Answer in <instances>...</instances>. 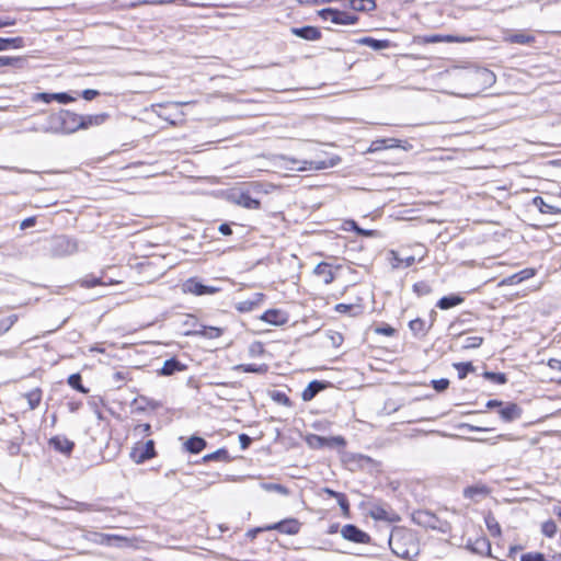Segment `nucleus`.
Wrapping results in <instances>:
<instances>
[{
	"mask_svg": "<svg viewBox=\"0 0 561 561\" xmlns=\"http://www.w3.org/2000/svg\"><path fill=\"white\" fill-rule=\"evenodd\" d=\"M548 366L552 369H559L561 370V360L559 359H556V358H550L548 360Z\"/></svg>",
	"mask_w": 561,
	"mask_h": 561,
	"instance_id": "64",
	"label": "nucleus"
},
{
	"mask_svg": "<svg viewBox=\"0 0 561 561\" xmlns=\"http://www.w3.org/2000/svg\"><path fill=\"white\" fill-rule=\"evenodd\" d=\"M485 525L490 531V534L494 537H499L501 535V527L495 517L493 516H486L485 517Z\"/></svg>",
	"mask_w": 561,
	"mask_h": 561,
	"instance_id": "36",
	"label": "nucleus"
},
{
	"mask_svg": "<svg viewBox=\"0 0 561 561\" xmlns=\"http://www.w3.org/2000/svg\"><path fill=\"white\" fill-rule=\"evenodd\" d=\"M206 446V440L202 437L192 436L185 443V448L187 451L192 454H198Z\"/></svg>",
	"mask_w": 561,
	"mask_h": 561,
	"instance_id": "22",
	"label": "nucleus"
},
{
	"mask_svg": "<svg viewBox=\"0 0 561 561\" xmlns=\"http://www.w3.org/2000/svg\"><path fill=\"white\" fill-rule=\"evenodd\" d=\"M236 370L243 373H255V374H265L268 369L266 364L255 365V364H240L234 366Z\"/></svg>",
	"mask_w": 561,
	"mask_h": 561,
	"instance_id": "26",
	"label": "nucleus"
},
{
	"mask_svg": "<svg viewBox=\"0 0 561 561\" xmlns=\"http://www.w3.org/2000/svg\"><path fill=\"white\" fill-rule=\"evenodd\" d=\"M21 61V58L0 56V67L14 66L16 64H20Z\"/></svg>",
	"mask_w": 561,
	"mask_h": 561,
	"instance_id": "52",
	"label": "nucleus"
},
{
	"mask_svg": "<svg viewBox=\"0 0 561 561\" xmlns=\"http://www.w3.org/2000/svg\"><path fill=\"white\" fill-rule=\"evenodd\" d=\"M99 94H100V92L98 90H93V89H87V90L82 91V98L87 101H91V100L95 99Z\"/></svg>",
	"mask_w": 561,
	"mask_h": 561,
	"instance_id": "59",
	"label": "nucleus"
},
{
	"mask_svg": "<svg viewBox=\"0 0 561 561\" xmlns=\"http://www.w3.org/2000/svg\"><path fill=\"white\" fill-rule=\"evenodd\" d=\"M126 378L127 371L125 370H118L113 374V380L116 383L117 388L122 387V383L126 380Z\"/></svg>",
	"mask_w": 561,
	"mask_h": 561,
	"instance_id": "49",
	"label": "nucleus"
},
{
	"mask_svg": "<svg viewBox=\"0 0 561 561\" xmlns=\"http://www.w3.org/2000/svg\"><path fill=\"white\" fill-rule=\"evenodd\" d=\"M454 367L457 369L458 377L460 379H463L469 373L474 370V367H473V365L470 362H468V363H456V364H454Z\"/></svg>",
	"mask_w": 561,
	"mask_h": 561,
	"instance_id": "37",
	"label": "nucleus"
},
{
	"mask_svg": "<svg viewBox=\"0 0 561 561\" xmlns=\"http://www.w3.org/2000/svg\"><path fill=\"white\" fill-rule=\"evenodd\" d=\"M77 251V241L64 236L54 238L49 247V253L53 256H67L75 254Z\"/></svg>",
	"mask_w": 561,
	"mask_h": 561,
	"instance_id": "2",
	"label": "nucleus"
},
{
	"mask_svg": "<svg viewBox=\"0 0 561 561\" xmlns=\"http://www.w3.org/2000/svg\"><path fill=\"white\" fill-rule=\"evenodd\" d=\"M28 407L31 410L36 409L42 400V391L36 388L25 394Z\"/></svg>",
	"mask_w": 561,
	"mask_h": 561,
	"instance_id": "32",
	"label": "nucleus"
},
{
	"mask_svg": "<svg viewBox=\"0 0 561 561\" xmlns=\"http://www.w3.org/2000/svg\"><path fill=\"white\" fill-rule=\"evenodd\" d=\"M357 22V16L351 15L346 12L336 10V16L332 18V23L350 25Z\"/></svg>",
	"mask_w": 561,
	"mask_h": 561,
	"instance_id": "29",
	"label": "nucleus"
},
{
	"mask_svg": "<svg viewBox=\"0 0 561 561\" xmlns=\"http://www.w3.org/2000/svg\"><path fill=\"white\" fill-rule=\"evenodd\" d=\"M416 41L422 44H434V43H467L471 42V37L465 36H454V35H440V34H432V35H422L417 36Z\"/></svg>",
	"mask_w": 561,
	"mask_h": 561,
	"instance_id": "6",
	"label": "nucleus"
},
{
	"mask_svg": "<svg viewBox=\"0 0 561 561\" xmlns=\"http://www.w3.org/2000/svg\"><path fill=\"white\" fill-rule=\"evenodd\" d=\"M462 301H463L462 297H460L458 295H450V296H445V297L440 298L436 306L442 310H446V309H449V308L460 305Z\"/></svg>",
	"mask_w": 561,
	"mask_h": 561,
	"instance_id": "24",
	"label": "nucleus"
},
{
	"mask_svg": "<svg viewBox=\"0 0 561 561\" xmlns=\"http://www.w3.org/2000/svg\"><path fill=\"white\" fill-rule=\"evenodd\" d=\"M499 413L502 420L505 422H512L520 416L522 410L515 403H507L505 407L500 409Z\"/></svg>",
	"mask_w": 561,
	"mask_h": 561,
	"instance_id": "16",
	"label": "nucleus"
},
{
	"mask_svg": "<svg viewBox=\"0 0 561 561\" xmlns=\"http://www.w3.org/2000/svg\"><path fill=\"white\" fill-rule=\"evenodd\" d=\"M313 273L321 277L325 284H331L334 280V273L331 268V265L325 262L319 263L316 267Z\"/></svg>",
	"mask_w": 561,
	"mask_h": 561,
	"instance_id": "19",
	"label": "nucleus"
},
{
	"mask_svg": "<svg viewBox=\"0 0 561 561\" xmlns=\"http://www.w3.org/2000/svg\"><path fill=\"white\" fill-rule=\"evenodd\" d=\"M505 41L510 42V43H515V44H520V45H525V44H530L535 41V37L530 34H527V33H524V32H519V33H515V34H512V35H508Z\"/></svg>",
	"mask_w": 561,
	"mask_h": 561,
	"instance_id": "27",
	"label": "nucleus"
},
{
	"mask_svg": "<svg viewBox=\"0 0 561 561\" xmlns=\"http://www.w3.org/2000/svg\"><path fill=\"white\" fill-rule=\"evenodd\" d=\"M533 204L537 206L542 214H556L558 211L557 207L547 204L542 197L536 196L533 199Z\"/></svg>",
	"mask_w": 561,
	"mask_h": 561,
	"instance_id": "33",
	"label": "nucleus"
},
{
	"mask_svg": "<svg viewBox=\"0 0 561 561\" xmlns=\"http://www.w3.org/2000/svg\"><path fill=\"white\" fill-rule=\"evenodd\" d=\"M102 282L98 277H87L82 280V285L85 287H94L96 285H101Z\"/></svg>",
	"mask_w": 561,
	"mask_h": 561,
	"instance_id": "60",
	"label": "nucleus"
},
{
	"mask_svg": "<svg viewBox=\"0 0 561 561\" xmlns=\"http://www.w3.org/2000/svg\"><path fill=\"white\" fill-rule=\"evenodd\" d=\"M290 32L306 41H317L321 37V32L314 26L293 27Z\"/></svg>",
	"mask_w": 561,
	"mask_h": 561,
	"instance_id": "13",
	"label": "nucleus"
},
{
	"mask_svg": "<svg viewBox=\"0 0 561 561\" xmlns=\"http://www.w3.org/2000/svg\"><path fill=\"white\" fill-rule=\"evenodd\" d=\"M182 290L185 294H193L195 296L213 295L218 291L217 287L203 285L196 278H188L182 285Z\"/></svg>",
	"mask_w": 561,
	"mask_h": 561,
	"instance_id": "4",
	"label": "nucleus"
},
{
	"mask_svg": "<svg viewBox=\"0 0 561 561\" xmlns=\"http://www.w3.org/2000/svg\"><path fill=\"white\" fill-rule=\"evenodd\" d=\"M81 129V115L61 110V134H72Z\"/></svg>",
	"mask_w": 561,
	"mask_h": 561,
	"instance_id": "5",
	"label": "nucleus"
},
{
	"mask_svg": "<svg viewBox=\"0 0 561 561\" xmlns=\"http://www.w3.org/2000/svg\"><path fill=\"white\" fill-rule=\"evenodd\" d=\"M371 516L375 519H379V520H392V517L390 516V514L385 508H382L380 506L374 507V510L371 511Z\"/></svg>",
	"mask_w": 561,
	"mask_h": 561,
	"instance_id": "41",
	"label": "nucleus"
},
{
	"mask_svg": "<svg viewBox=\"0 0 561 561\" xmlns=\"http://www.w3.org/2000/svg\"><path fill=\"white\" fill-rule=\"evenodd\" d=\"M68 383L72 388L79 390L80 392L85 393L87 389L81 383V376L79 374L70 375L68 378Z\"/></svg>",
	"mask_w": 561,
	"mask_h": 561,
	"instance_id": "40",
	"label": "nucleus"
},
{
	"mask_svg": "<svg viewBox=\"0 0 561 561\" xmlns=\"http://www.w3.org/2000/svg\"><path fill=\"white\" fill-rule=\"evenodd\" d=\"M156 455L153 440H148L145 444L136 446L131 451V458L136 463L145 462L153 458Z\"/></svg>",
	"mask_w": 561,
	"mask_h": 561,
	"instance_id": "8",
	"label": "nucleus"
},
{
	"mask_svg": "<svg viewBox=\"0 0 561 561\" xmlns=\"http://www.w3.org/2000/svg\"><path fill=\"white\" fill-rule=\"evenodd\" d=\"M21 38H1L0 37V51L8 49L10 46L14 45V47H18L15 43H21Z\"/></svg>",
	"mask_w": 561,
	"mask_h": 561,
	"instance_id": "45",
	"label": "nucleus"
},
{
	"mask_svg": "<svg viewBox=\"0 0 561 561\" xmlns=\"http://www.w3.org/2000/svg\"><path fill=\"white\" fill-rule=\"evenodd\" d=\"M254 307H255V301H253L251 299H247V300L239 302L238 310L245 312V311L253 310Z\"/></svg>",
	"mask_w": 561,
	"mask_h": 561,
	"instance_id": "51",
	"label": "nucleus"
},
{
	"mask_svg": "<svg viewBox=\"0 0 561 561\" xmlns=\"http://www.w3.org/2000/svg\"><path fill=\"white\" fill-rule=\"evenodd\" d=\"M409 328L410 330L415 334V335H425L426 332H427V329L425 327V322L424 320L420 319V318H416L414 320H411L410 323H409Z\"/></svg>",
	"mask_w": 561,
	"mask_h": 561,
	"instance_id": "34",
	"label": "nucleus"
},
{
	"mask_svg": "<svg viewBox=\"0 0 561 561\" xmlns=\"http://www.w3.org/2000/svg\"><path fill=\"white\" fill-rule=\"evenodd\" d=\"M300 522L296 518H287L275 523L273 525L266 526L263 530H277L282 534L286 535H296L300 530Z\"/></svg>",
	"mask_w": 561,
	"mask_h": 561,
	"instance_id": "7",
	"label": "nucleus"
},
{
	"mask_svg": "<svg viewBox=\"0 0 561 561\" xmlns=\"http://www.w3.org/2000/svg\"><path fill=\"white\" fill-rule=\"evenodd\" d=\"M535 274H536L535 268H525L517 273L520 282L531 278L533 276H535Z\"/></svg>",
	"mask_w": 561,
	"mask_h": 561,
	"instance_id": "54",
	"label": "nucleus"
},
{
	"mask_svg": "<svg viewBox=\"0 0 561 561\" xmlns=\"http://www.w3.org/2000/svg\"><path fill=\"white\" fill-rule=\"evenodd\" d=\"M471 79L484 87H491L495 83V75L486 68H477L471 72Z\"/></svg>",
	"mask_w": 561,
	"mask_h": 561,
	"instance_id": "11",
	"label": "nucleus"
},
{
	"mask_svg": "<svg viewBox=\"0 0 561 561\" xmlns=\"http://www.w3.org/2000/svg\"><path fill=\"white\" fill-rule=\"evenodd\" d=\"M358 43L362 44V45H366V46L373 48L374 50L386 49L390 45L389 41L376 39V38H373V37H363V38H360L358 41Z\"/></svg>",
	"mask_w": 561,
	"mask_h": 561,
	"instance_id": "25",
	"label": "nucleus"
},
{
	"mask_svg": "<svg viewBox=\"0 0 561 561\" xmlns=\"http://www.w3.org/2000/svg\"><path fill=\"white\" fill-rule=\"evenodd\" d=\"M18 314H11L0 320V335L7 333L18 321Z\"/></svg>",
	"mask_w": 561,
	"mask_h": 561,
	"instance_id": "35",
	"label": "nucleus"
},
{
	"mask_svg": "<svg viewBox=\"0 0 561 561\" xmlns=\"http://www.w3.org/2000/svg\"><path fill=\"white\" fill-rule=\"evenodd\" d=\"M376 332L380 333V334H383V335H387V336H391V335L394 334V329L391 328L390 325H387V327H383V328H377Z\"/></svg>",
	"mask_w": 561,
	"mask_h": 561,
	"instance_id": "61",
	"label": "nucleus"
},
{
	"mask_svg": "<svg viewBox=\"0 0 561 561\" xmlns=\"http://www.w3.org/2000/svg\"><path fill=\"white\" fill-rule=\"evenodd\" d=\"M275 400H277L279 403H283L285 405H289V398L284 394V393H280V392H277L276 396L274 397Z\"/></svg>",
	"mask_w": 561,
	"mask_h": 561,
	"instance_id": "62",
	"label": "nucleus"
},
{
	"mask_svg": "<svg viewBox=\"0 0 561 561\" xmlns=\"http://www.w3.org/2000/svg\"><path fill=\"white\" fill-rule=\"evenodd\" d=\"M414 519L420 525H423L425 527H430V528H433V529H436L438 527L437 526L438 519L434 515H432L430 513H426V512H419L414 516Z\"/></svg>",
	"mask_w": 561,
	"mask_h": 561,
	"instance_id": "21",
	"label": "nucleus"
},
{
	"mask_svg": "<svg viewBox=\"0 0 561 561\" xmlns=\"http://www.w3.org/2000/svg\"><path fill=\"white\" fill-rule=\"evenodd\" d=\"M319 14L323 20L332 22V18L336 16V10L335 9H322L319 12Z\"/></svg>",
	"mask_w": 561,
	"mask_h": 561,
	"instance_id": "56",
	"label": "nucleus"
},
{
	"mask_svg": "<svg viewBox=\"0 0 561 561\" xmlns=\"http://www.w3.org/2000/svg\"><path fill=\"white\" fill-rule=\"evenodd\" d=\"M324 388L325 383L313 380L302 391L301 399L306 402L311 401Z\"/></svg>",
	"mask_w": 561,
	"mask_h": 561,
	"instance_id": "18",
	"label": "nucleus"
},
{
	"mask_svg": "<svg viewBox=\"0 0 561 561\" xmlns=\"http://www.w3.org/2000/svg\"><path fill=\"white\" fill-rule=\"evenodd\" d=\"M432 385H433V388L436 391L440 392V391H444V390H446L448 388L449 380L445 379V378H442V379H438V380H433Z\"/></svg>",
	"mask_w": 561,
	"mask_h": 561,
	"instance_id": "47",
	"label": "nucleus"
},
{
	"mask_svg": "<svg viewBox=\"0 0 561 561\" xmlns=\"http://www.w3.org/2000/svg\"><path fill=\"white\" fill-rule=\"evenodd\" d=\"M53 98H54V101H57L61 104H67V103L75 101V98H72L71 95H69L66 92L54 93Z\"/></svg>",
	"mask_w": 561,
	"mask_h": 561,
	"instance_id": "46",
	"label": "nucleus"
},
{
	"mask_svg": "<svg viewBox=\"0 0 561 561\" xmlns=\"http://www.w3.org/2000/svg\"><path fill=\"white\" fill-rule=\"evenodd\" d=\"M222 333V330L217 327H201V330H196L195 334L208 337V339H216L219 337Z\"/></svg>",
	"mask_w": 561,
	"mask_h": 561,
	"instance_id": "31",
	"label": "nucleus"
},
{
	"mask_svg": "<svg viewBox=\"0 0 561 561\" xmlns=\"http://www.w3.org/2000/svg\"><path fill=\"white\" fill-rule=\"evenodd\" d=\"M107 113L81 115V129H88L93 126H100L104 124L107 121Z\"/></svg>",
	"mask_w": 561,
	"mask_h": 561,
	"instance_id": "14",
	"label": "nucleus"
},
{
	"mask_svg": "<svg viewBox=\"0 0 561 561\" xmlns=\"http://www.w3.org/2000/svg\"><path fill=\"white\" fill-rule=\"evenodd\" d=\"M519 283H522V282L519 280V277H518V275L516 273V274H513V275H511L508 277L503 278L499 283V286H510V285H516V284H519Z\"/></svg>",
	"mask_w": 561,
	"mask_h": 561,
	"instance_id": "50",
	"label": "nucleus"
},
{
	"mask_svg": "<svg viewBox=\"0 0 561 561\" xmlns=\"http://www.w3.org/2000/svg\"><path fill=\"white\" fill-rule=\"evenodd\" d=\"M488 488L483 484L468 486L463 490V496L471 500H477L479 496H485Z\"/></svg>",
	"mask_w": 561,
	"mask_h": 561,
	"instance_id": "23",
	"label": "nucleus"
},
{
	"mask_svg": "<svg viewBox=\"0 0 561 561\" xmlns=\"http://www.w3.org/2000/svg\"><path fill=\"white\" fill-rule=\"evenodd\" d=\"M49 444L58 451L70 455L72 451L75 444L73 442L69 440L67 437L64 436H55L50 438Z\"/></svg>",
	"mask_w": 561,
	"mask_h": 561,
	"instance_id": "15",
	"label": "nucleus"
},
{
	"mask_svg": "<svg viewBox=\"0 0 561 561\" xmlns=\"http://www.w3.org/2000/svg\"><path fill=\"white\" fill-rule=\"evenodd\" d=\"M341 535L344 539L356 543H367L370 539L366 533L354 525H345L341 530Z\"/></svg>",
	"mask_w": 561,
	"mask_h": 561,
	"instance_id": "9",
	"label": "nucleus"
},
{
	"mask_svg": "<svg viewBox=\"0 0 561 561\" xmlns=\"http://www.w3.org/2000/svg\"><path fill=\"white\" fill-rule=\"evenodd\" d=\"M99 542L102 545H112V541H123L125 538L118 535H110V534H100Z\"/></svg>",
	"mask_w": 561,
	"mask_h": 561,
	"instance_id": "43",
	"label": "nucleus"
},
{
	"mask_svg": "<svg viewBox=\"0 0 561 561\" xmlns=\"http://www.w3.org/2000/svg\"><path fill=\"white\" fill-rule=\"evenodd\" d=\"M340 507L342 508V511L347 514L348 513V510H350V503L347 501V497L345 494L342 493V495H339V499H336Z\"/></svg>",
	"mask_w": 561,
	"mask_h": 561,
	"instance_id": "57",
	"label": "nucleus"
},
{
	"mask_svg": "<svg viewBox=\"0 0 561 561\" xmlns=\"http://www.w3.org/2000/svg\"><path fill=\"white\" fill-rule=\"evenodd\" d=\"M264 489L268 490V491H276L282 494H287L286 488L280 484H275V483L264 484Z\"/></svg>",
	"mask_w": 561,
	"mask_h": 561,
	"instance_id": "58",
	"label": "nucleus"
},
{
	"mask_svg": "<svg viewBox=\"0 0 561 561\" xmlns=\"http://www.w3.org/2000/svg\"><path fill=\"white\" fill-rule=\"evenodd\" d=\"M151 426L148 423L139 424L135 427V432L140 436H147L150 434Z\"/></svg>",
	"mask_w": 561,
	"mask_h": 561,
	"instance_id": "55",
	"label": "nucleus"
},
{
	"mask_svg": "<svg viewBox=\"0 0 561 561\" xmlns=\"http://www.w3.org/2000/svg\"><path fill=\"white\" fill-rule=\"evenodd\" d=\"M483 342V337L481 336H468L465 340L463 348H477L479 347Z\"/></svg>",
	"mask_w": 561,
	"mask_h": 561,
	"instance_id": "42",
	"label": "nucleus"
},
{
	"mask_svg": "<svg viewBox=\"0 0 561 561\" xmlns=\"http://www.w3.org/2000/svg\"><path fill=\"white\" fill-rule=\"evenodd\" d=\"M542 531L546 536L552 537L557 531V526L554 522L550 520L542 525Z\"/></svg>",
	"mask_w": 561,
	"mask_h": 561,
	"instance_id": "48",
	"label": "nucleus"
},
{
	"mask_svg": "<svg viewBox=\"0 0 561 561\" xmlns=\"http://www.w3.org/2000/svg\"><path fill=\"white\" fill-rule=\"evenodd\" d=\"M53 95H54V93H46V92L36 93V94H34L33 100L42 101L44 103H50L51 101H54Z\"/></svg>",
	"mask_w": 561,
	"mask_h": 561,
	"instance_id": "53",
	"label": "nucleus"
},
{
	"mask_svg": "<svg viewBox=\"0 0 561 561\" xmlns=\"http://www.w3.org/2000/svg\"><path fill=\"white\" fill-rule=\"evenodd\" d=\"M391 551L399 558L412 560L420 552L415 535L407 528H396L389 537Z\"/></svg>",
	"mask_w": 561,
	"mask_h": 561,
	"instance_id": "1",
	"label": "nucleus"
},
{
	"mask_svg": "<svg viewBox=\"0 0 561 561\" xmlns=\"http://www.w3.org/2000/svg\"><path fill=\"white\" fill-rule=\"evenodd\" d=\"M350 5L356 11H371L376 8L374 0H350Z\"/></svg>",
	"mask_w": 561,
	"mask_h": 561,
	"instance_id": "30",
	"label": "nucleus"
},
{
	"mask_svg": "<svg viewBox=\"0 0 561 561\" xmlns=\"http://www.w3.org/2000/svg\"><path fill=\"white\" fill-rule=\"evenodd\" d=\"M33 130L35 131H43V133H53V134H61V110L57 113H53L48 116L47 123L36 128L34 127Z\"/></svg>",
	"mask_w": 561,
	"mask_h": 561,
	"instance_id": "10",
	"label": "nucleus"
},
{
	"mask_svg": "<svg viewBox=\"0 0 561 561\" xmlns=\"http://www.w3.org/2000/svg\"><path fill=\"white\" fill-rule=\"evenodd\" d=\"M229 455L226 449H218L211 454H208L204 457V461H211V460H228Z\"/></svg>",
	"mask_w": 561,
	"mask_h": 561,
	"instance_id": "39",
	"label": "nucleus"
},
{
	"mask_svg": "<svg viewBox=\"0 0 561 561\" xmlns=\"http://www.w3.org/2000/svg\"><path fill=\"white\" fill-rule=\"evenodd\" d=\"M309 444L314 447H324V446L329 445V438L318 436V435H312L309 438Z\"/></svg>",
	"mask_w": 561,
	"mask_h": 561,
	"instance_id": "44",
	"label": "nucleus"
},
{
	"mask_svg": "<svg viewBox=\"0 0 561 561\" xmlns=\"http://www.w3.org/2000/svg\"><path fill=\"white\" fill-rule=\"evenodd\" d=\"M297 167L290 168L291 170L297 171H307V170H324L329 168L335 167L340 162L339 157H332L328 160H304V161H293Z\"/></svg>",
	"mask_w": 561,
	"mask_h": 561,
	"instance_id": "3",
	"label": "nucleus"
},
{
	"mask_svg": "<svg viewBox=\"0 0 561 561\" xmlns=\"http://www.w3.org/2000/svg\"><path fill=\"white\" fill-rule=\"evenodd\" d=\"M483 376L488 380H491L492 382H495L497 385H503L507 381L506 375L503 373L485 371Z\"/></svg>",
	"mask_w": 561,
	"mask_h": 561,
	"instance_id": "38",
	"label": "nucleus"
},
{
	"mask_svg": "<svg viewBox=\"0 0 561 561\" xmlns=\"http://www.w3.org/2000/svg\"><path fill=\"white\" fill-rule=\"evenodd\" d=\"M392 255V266L394 268L404 266L409 267L415 262V257L413 255L401 257L397 252L391 251Z\"/></svg>",
	"mask_w": 561,
	"mask_h": 561,
	"instance_id": "28",
	"label": "nucleus"
},
{
	"mask_svg": "<svg viewBox=\"0 0 561 561\" xmlns=\"http://www.w3.org/2000/svg\"><path fill=\"white\" fill-rule=\"evenodd\" d=\"M185 368L184 365H182L179 360L175 358L167 359L163 363V366L159 370V374L162 376H170L173 375L175 371H181Z\"/></svg>",
	"mask_w": 561,
	"mask_h": 561,
	"instance_id": "20",
	"label": "nucleus"
},
{
	"mask_svg": "<svg viewBox=\"0 0 561 561\" xmlns=\"http://www.w3.org/2000/svg\"><path fill=\"white\" fill-rule=\"evenodd\" d=\"M35 217H28L21 222V229H26L35 225Z\"/></svg>",
	"mask_w": 561,
	"mask_h": 561,
	"instance_id": "63",
	"label": "nucleus"
},
{
	"mask_svg": "<svg viewBox=\"0 0 561 561\" xmlns=\"http://www.w3.org/2000/svg\"><path fill=\"white\" fill-rule=\"evenodd\" d=\"M261 319L267 323L280 325L287 321V317L284 312L277 309H270L265 311Z\"/></svg>",
	"mask_w": 561,
	"mask_h": 561,
	"instance_id": "17",
	"label": "nucleus"
},
{
	"mask_svg": "<svg viewBox=\"0 0 561 561\" xmlns=\"http://www.w3.org/2000/svg\"><path fill=\"white\" fill-rule=\"evenodd\" d=\"M233 202L247 209L260 208V202L253 198L248 192H238L232 194Z\"/></svg>",
	"mask_w": 561,
	"mask_h": 561,
	"instance_id": "12",
	"label": "nucleus"
}]
</instances>
